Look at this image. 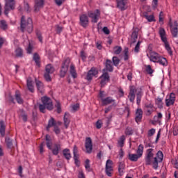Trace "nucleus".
I'll return each instance as SVG.
<instances>
[{
    "mask_svg": "<svg viewBox=\"0 0 178 178\" xmlns=\"http://www.w3.org/2000/svg\"><path fill=\"white\" fill-rule=\"evenodd\" d=\"M129 48H124V61H127L129 59Z\"/></svg>",
    "mask_w": 178,
    "mask_h": 178,
    "instance_id": "nucleus-48",
    "label": "nucleus"
},
{
    "mask_svg": "<svg viewBox=\"0 0 178 178\" xmlns=\"http://www.w3.org/2000/svg\"><path fill=\"white\" fill-rule=\"evenodd\" d=\"M55 106L57 108L58 113H61L62 108H61V104H60V102H56Z\"/></svg>",
    "mask_w": 178,
    "mask_h": 178,
    "instance_id": "nucleus-54",
    "label": "nucleus"
},
{
    "mask_svg": "<svg viewBox=\"0 0 178 178\" xmlns=\"http://www.w3.org/2000/svg\"><path fill=\"white\" fill-rule=\"evenodd\" d=\"M15 99L19 104H23L24 100L22 99L21 93L18 90L15 91Z\"/></svg>",
    "mask_w": 178,
    "mask_h": 178,
    "instance_id": "nucleus-29",
    "label": "nucleus"
},
{
    "mask_svg": "<svg viewBox=\"0 0 178 178\" xmlns=\"http://www.w3.org/2000/svg\"><path fill=\"white\" fill-rule=\"evenodd\" d=\"M0 134L1 135V136H5V134H6V126H5V123L3 120H1L0 122Z\"/></svg>",
    "mask_w": 178,
    "mask_h": 178,
    "instance_id": "nucleus-32",
    "label": "nucleus"
},
{
    "mask_svg": "<svg viewBox=\"0 0 178 178\" xmlns=\"http://www.w3.org/2000/svg\"><path fill=\"white\" fill-rule=\"evenodd\" d=\"M35 33H36V35L40 41V42L42 43L43 42V36L42 35V32H40V31H35Z\"/></svg>",
    "mask_w": 178,
    "mask_h": 178,
    "instance_id": "nucleus-44",
    "label": "nucleus"
},
{
    "mask_svg": "<svg viewBox=\"0 0 178 178\" xmlns=\"http://www.w3.org/2000/svg\"><path fill=\"white\" fill-rule=\"evenodd\" d=\"M159 33L161 36V41L164 43V46L165 47V49L170 54V55H172V51L170 48V45L169 44L168 38L166 36V32L164 28H160L159 31Z\"/></svg>",
    "mask_w": 178,
    "mask_h": 178,
    "instance_id": "nucleus-6",
    "label": "nucleus"
},
{
    "mask_svg": "<svg viewBox=\"0 0 178 178\" xmlns=\"http://www.w3.org/2000/svg\"><path fill=\"white\" fill-rule=\"evenodd\" d=\"M163 118V115L162 113H158V115L157 116H154V122L155 123H161V120Z\"/></svg>",
    "mask_w": 178,
    "mask_h": 178,
    "instance_id": "nucleus-41",
    "label": "nucleus"
},
{
    "mask_svg": "<svg viewBox=\"0 0 178 178\" xmlns=\"http://www.w3.org/2000/svg\"><path fill=\"white\" fill-rule=\"evenodd\" d=\"M149 58L150 61H152L153 63H159L163 66L168 65V60H166L164 56H161L158 52H155V51H151Z\"/></svg>",
    "mask_w": 178,
    "mask_h": 178,
    "instance_id": "nucleus-5",
    "label": "nucleus"
},
{
    "mask_svg": "<svg viewBox=\"0 0 178 178\" xmlns=\"http://www.w3.org/2000/svg\"><path fill=\"white\" fill-rule=\"evenodd\" d=\"M80 56L81 57V59L83 60V61H86V59L87 58L86 52H85V51H81Z\"/></svg>",
    "mask_w": 178,
    "mask_h": 178,
    "instance_id": "nucleus-55",
    "label": "nucleus"
},
{
    "mask_svg": "<svg viewBox=\"0 0 178 178\" xmlns=\"http://www.w3.org/2000/svg\"><path fill=\"white\" fill-rule=\"evenodd\" d=\"M60 151H61V145L60 143H54L51 145V152L53 155H58Z\"/></svg>",
    "mask_w": 178,
    "mask_h": 178,
    "instance_id": "nucleus-17",
    "label": "nucleus"
},
{
    "mask_svg": "<svg viewBox=\"0 0 178 178\" xmlns=\"http://www.w3.org/2000/svg\"><path fill=\"white\" fill-rule=\"evenodd\" d=\"M80 108V104L79 103H76V104H74L72 106V110L74 111H76L77 110H79Z\"/></svg>",
    "mask_w": 178,
    "mask_h": 178,
    "instance_id": "nucleus-62",
    "label": "nucleus"
},
{
    "mask_svg": "<svg viewBox=\"0 0 178 178\" xmlns=\"http://www.w3.org/2000/svg\"><path fill=\"white\" fill-rule=\"evenodd\" d=\"M55 124H56V120L54 119V118H51L48 121V124L47 126V130H49L50 127H54L55 128Z\"/></svg>",
    "mask_w": 178,
    "mask_h": 178,
    "instance_id": "nucleus-35",
    "label": "nucleus"
},
{
    "mask_svg": "<svg viewBox=\"0 0 178 178\" xmlns=\"http://www.w3.org/2000/svg\"><path fill=\"white\" fill-rule=\"evenodd\" d=\"M99 71L95 67H92V68L88 72L86 75V80L90 81L92 80V77H97Z\"/></svg>",
    "mask_w": 178,
    "mask_h": 178,
    "instance_id": "nucleus-12",
    "label": "nucleus"
},
{
    "mask_svg": "<svg viewBox=\"0 0 178 178\" xmlns=\"http://www.w3.org/2000/svg\"><path fill=\"white\" fill-rule=\"evenodd\" d=\"M172 163H173L175 165V168L178 170V157L175 158L174 159H172Z\"/></svg>",
    "mask_w": 178,
    "mask_h": 178,
    "instance_id": "nucleus-58",
    "label": "nucleus"
},
{
    "mask_svg": "<svg viewBox=\"0 0 178 178\" xmlns=\"http://www.w3.org/2000/svg\"><path fill=\"white\" fill-rule=\"evenodd\" d=\"M55 71L54 65L51 64H47L45 67V72L44 74V77L47 81H51L50 74H53Z\"/></svg>",
    "mask_w": 178,
    "mask_h": 178,
    "instance_id": "nucleus-8",
    "label": "nucleus"
},
{
    "mask_svg": "<svg viewBox=\"0 0 178 178\" xmlns=\"http://www.w3.org/2000/svg\"><path fill=\"white\" fill-rule=\"evenodd\" d=\"M70 74L74 77V79H76L77 77V72L75 70V67L73 64L70 65Z\"/></svg>",
    "mask_w": 178,
    "mask_h": 178,
    "instance_id": "nucleus-36",
    "label": "nucleus"
},
{
    "mask_svg": "<svg viewBox=\"0 0 178 178\" xmlns=\"http://www.w3.org/2000/svg\"><path fill=\"white\" fill-rule=\"evenodd\" d=\"M20 29L22 32H25V31H27L29 33L33 32V25L31 17H28L27 20H26L25 16H22Z\"/></svg>",
    "mask_w": 178,
    "mask_h": 178,
    "instance_id": "nucleus-4",
    "label": "nucleus"
},
{
    "mask_svg": "<svg viewBox=\"0 0 178 178\" xmlns=\"http://www.w3.org/2000/svg\"><path fill=\"white\" fill-rule=\"evenodd\" d=\"M163 159V154L162 151H159L156 153V156L154 157V149L149 147L147 149L145 154V164L146 165H153V168L157 170L159 168V162H162Z\"/></svg>",
    "mask_w": 178,
    "mask_h": 178,
    "instance_id": "nucleus-1",
    "label": "nucleus"
},
{
    "mask_svg": "<svg viewBox=\"0 0 178 178\" xmlns=\"http://www.w3.org/2000/svg\"><path fill=\"white\" fill-rule=\"evenodd\" d=\"M116 1L118 8L121 9V10H125V6L127 5V0H116Z\"/></svg>",
    "mask_w": 178,
    "mask_h": 178,
    "instance_id": "nucleus-22",
    "label": "nucleus"
},
{
    "mask_svg": "<svg viewBox=\"0 0 178 178\" xmlns=\"http://www.w3.org/2000/svg\"><path fill=\"white\" fill-rule=\"evenodd\" d=\"M115 102V100L113 99L112 97H106V99H102V104L104 106H106L107 104H114Z\"/></svg>",
    "mask_w": 178,
    "mask_h": 178,
    "instance_id": "nucleus-24",
    "label": "nucleus"
},
{
    "mask_svg": "<svg viewBox=\"0 0 178 178\" xmlns=\"http://www.w3.org/2000/svg\"><path fill=\"white\" fill-rule=\"evenodd\" d=\"M45 140L47 141L46 145L48 149L52 151V140L51 139V136L49 135H46Z\"/></svg>",
    "mask_w": 178,
    "mask_h": 178,
    "instance_id": "nucleus-28",
    "label": "nucleus"
},
{
    "mask_svg": "<svg viewBox=\"0 0 178 178\" xmlns=\"http://www.w3.org/2000/svg\"><path fill=\"white\" fill-rule=\"evenodd\" d=\"M125 140H126V138L124 135H122V136H121L118 140V144L120 145V146H121V147L124 146V143Z\"/></svg>",
    "mask_w": 178,
    "mask_h": 178,
    "instance_id": "nucleus-47",
    "label": "nucleus"
},
{
    "mask_svg": "<svg viewBox=\"0 0 178 178\" xmlns=\"http://www.w3.org/2000/svg\"><path fill=\"white\" fill-rule=\"evenodd\" d=\"M89 23V19L87 15H81L80 16V24L83 28H86Z\"/></svg>",
    "mask_w": 178,
    "mask_h": 178,
    "instance_id": "nucleus-18",
    "label": "nucleus"
},
{
    "mask_svg": "<svg viewBox=\"0 0 178 178\" xmlns=\"http://www.w3.org/2000/svg\"><path fill=\"white\" fill-rule=\"evenodd\" d=\"M176 100V95L175 92H170V95L167 96L165 99V104L168 107L175 104V102Z\"/></svg>",
    "mask_w": 178,
    "mask_h": 178,
    "instance_id": "nucleus-14",
    "label": "nucleus"
},
{
    "mask_svg": "<svg viewBox=\"0 0 178 178\" xmlns=\"http://www.w3.org/2000/svg\"><path fill=\"white\" fill-rule=\"evenodd\" d=\"M23 55H24V52H23V49H22V48H17L15 49V56L16 58L22 57V56H23Z\"/></svg>",
    "mask_w": 178,
    "mask_h": 178,
    "instance_id": "nucleus-38",
    "label": "nucleus"
},
{
    "mask_svg": "<svg viewBox=\"0 0 178 178\" xmlns=\"http://www.w3.org/2000/svg\"><path fill=\"white\" fill-rule=\"evenodd\" d=\"M70 64V58H66L64 63H63L61 70L60 71V77H65V75H66L68 71Z\"/></svg>",
    "mask_w": 178,
    "mask_h": 178,
    "instance_id": "nucleus-10",
    "label": "nucleus"
},
{
    "mask_svg": "<svg viewBox=\"0 0 178 178\" xmlns=\"http://www.w3.org/2000/svg\"><path fill=\"white\" fill-rule=\"evenodd\" d=\"M86 149L87 154L92 152V140L91 138H86Z\"/></svg>",
    "mask_w": 178,
    "mask_h": 178,
    "instance_id": "nucleus-16",
    "label": "nucleus"
},
{
    "mask_svg": "<svg viewBox=\"0 0 178 178\" xmlns=\"http://www.w3.org/2000/svg\"><path fill=\"white\" fill-rule=\"evenodd\" d=\"M145 108H147V113L149 115H152V113H153V111L156 110L154 104H152V103H146Z\"/></svg>",
    "mask_w": 178,
    "mask_h": 178,
    "instance_id": "nucleus-21",
    "label": "nucleus"
},
{
    "mask_svg": "<svg viewBox=\"0 0 178 178\" xmlns=\"http://www.w3.org/2000/svg\"><path fill=\"white\" fill-rule=\"evenodd\" d=\"M42 103H40L38 105L39 110L41 111V113H46V109L53 110L54 104L51 99L47 96H44L41 98Z\"/></svg>",
    "mask_w": 178,
    "mask_h": 178,
    "instance_id": "nucleus-3",
    "label": "nucleus"
},
{
    "mask_svg": "<svg viewBox=\"0 0 178 178\" xmlns=\"http://www.w3.org/2000/svg\"><path fill=\"white\" fill-rule=\"evenodd\" d=\"M100 15L101 13L99 9H97L96 12H89L88 13L89 17L92 18V22H94V23H97Z\"/></svg>",
    "mask_w": 178,
    "mask_h": 178,
    "instance_id": "nucleus-15",
    "label": "nucleus"
},
{
    "mask_svg": "<svg viewBox=\"0 0 178 178\" xmlns=\"http://www.w3.org/2000/svg\"><path fill=\"white\" fill-rule=\"evenodd\" d=\"M70 118L71 116L70 113H65L63 120L65 129H67L69 127V124L70 123Z\"/></svg>",
    "mask_w": 178,
    "mask_h": 178,
    "instance_id": "nucleus-23",
    "label": "nucleus"
},
{
    "mask_svg": "<svg viewBox=\"0 0 178 178\" xmlns=\"http://www.w3.org/2000/svg\"><path fill=\"white\" fill-rule=\"evenodd\" d=\"M101 81L100 84L102 87H104L105 84H106L110 81V76L106 70H103V74L100 76Z\"/></svg>",
    "mask_w": 178,
    "mask_h": 178,
    "instance_id": "nucleus-11",
    "label": "nucleus"
},
{
    "mask_svg": "<svg viewBox=\"0 0 178 178\" xmlns=\"http://www.w3.org/2000/svg\"><path fill=\"white\" fill-rule=\"evenodd\" d=\"M35 84L37 86V88H38V91H40V92L43 94V92H44V84H43V83H42L40 81L36 80L35 81Z\"/></svg>",
    "mask_w": 178,
    "mask_h": 178,
    "instance_id": "nucleus-31",
    "label": "nucleus"
},
{
    "mask_svg": "<svg viewBox=\"0 0 178 178\" xmlns=\"http://www.w3.org/2000/svg\"><path fill=\"white\" fill-rule=\"evenodd\" d=\"M146 71L148 74H153L154 72L151 65H146Z\"/></svg>",
    "mask_w": 178,
    "mask_h": 178,
    "instance_id": "nucleus-59",
    "label": "nucleus"
},
{
    "mask_svg": "<svg viewBox=\"0 0 178 178\" xmlns=\"http://www.w3.org/2000/svg\"><path fill=\"white\" fill-rule=\"evenodd\" d=\"M129 159L134 162L138 161V153L137 154H129Z\"/></svg>",
    "mask_w": 178,
    "mask_h": 178,
    "instance_id": "nucleus-40",
    "label": "nucleus"
},
{
    "mask_svg": "<svg viewBox=\"0 0 178 178\" xmlns=\"http://www.w3.org/2000/svg\"><path fill=\"white\" fill-rule=\"evenodd\" d=\"M106 70L112 72L114 70L113 64L111 60H106Z\"/></svg>",
    "mask_w": 178,
    "mask_h": 178,
    "instance_id": "nucleus-25",
    "label": "nucleus"
},
{
    "mask_svg": "<svg viewBox=\"0 0 178 178\" xmlns=\"http://www.w3.org/2000/svg\"><path fill=\"white\" fill-rule=\"evenodd\" d=\"M143 16H145V17H146V19H147L149 22H153L154 20H155L154 16L153 15H148L147 13H145L143 14Z\"/></svg>",
    "mask_w": 178,
    "mask_h": 178,
    "instance_id": "nucleus-46",
    "label": "nucleus"
},
{
    "mask_svg": "<svg viewBox=\"0 0 178 178\" xmlns=\"http://www.w3.org/2000/svg\"><path fill=\"white\" fill-rule=\"evenodd\" d=\"M138 29H135L134 31H133L131 35L132 44H134V42H136V39L138 38Z\"/></svg>",
    "mask_w": 178,
    "mask_h": 178,
    "instance_id": "nucleus-26",
    "label": "nucleus"
},
{
    "mask_svg": "<svg viewBox=\"0 0 178 178\" xmlns=\"http://www.w3.org/2000/svg\"><path fill=\"white\" fill-rule=\"evenodd\" d=\"M44 0H35V12H38L41 8L44 6Z\"/></svg>",
    "mask_w": 178,
    "mask_h": 178,
    "instance_id": "nucleus-20",
    "label": "nucleus"
},
{
    "mask_svg": "<svg viewBox=\"0 0 178 178\" xmlns=\"http://www.w3.org/2000/svg\"><path fill=\"white\" fill-rule=\"evenodd\" d=\"M0 28L1 29H3V30H6L8 29V25L6 24V21L3 19V20H1L0 22Z\"/></svg>",
    "mask_w": 178,
    "mask_h": 178,
    "instance_id": "nucleus-45",
    "label": "nucleus"
},
{
    "mask_svg": "<svg viewBox=\"0 0 178 178\" xmlns=\"http://www.w3.org/2000/svg\"><path fill=\"white\" fill-rule=\"evenodd\" d=\"M5 142H6V144L7 145V147H9L10 149H12V148L13 147V139H11L9 137H6Z\"/></svg>",
    "mask_w": 178,
    "mask_h": 178,
    "instance_id": "nucleus-34",
    "label": "nucleus"
},
{
    "mask_svg": "<svg viewBox=\"0 0 178 178\" xmlns=\"http://www.w3.org/2000/svg\"><path fill=\"white\" fill-rule=\"evenodd\" d=\"M136 100L137 104L139 105L141 103V99L143 97V90L140 88H136L135 86H131L129 87V94L128 97L129 99V102L131 103H134V100L136 99Z\"/></svg>",
    "mask_w": 178,
    "mask_h": 178,
    "instance_id": "nucleus-2",
    "label": "nucleus"
},
{
    "mask_svg": "<svg viewBox=\"0 0 178 178\" xmlns=\"http://www.w3.org/2000/svg\"><path fill=\"white\" fill-rule=\"evenodd\" d=\"M44 146H45V142H42V143L40 145V154H43L44 152Z\"/></svg>",
    "mask_w": 178,
    "mask_h": 178,
    "instance_id": "nucleus-61",
    "label": "nucleus"
},
{
    "mask_svg": "<svg viewBox=\"0 0 178 178\" xmlns=\"http://www.w3.org/2000/svg\"><path fill=\"white\" fill-rule=\"evenodd\" d=\"M102 124H103V123H102V120H97L96 122V127H97V129H101Z\"/></svg>",
    "mask_w": 178,
    "mask_h": 178,
    "instance_id": "nucleus-64",
    "label": "nucleus"
},
{
    "mask_svg": "<svg viewBox=\"0 0 178 178\" xmlns=\"http://www.w3.org/2000/svg\"><path fill=\"white\" fill-rule=\"evenodd\" d=\"M63 154L65 156V158H66V159H70V158H72V155L70 154V149H64V150L63 151Z\"/></svg>",
    "mask_w": 178,
    "mask_h": 178,
    "instance_id": "nucleus-37",
    "label": "nucleus"
},
{
    "mask_svg": "<svg viewBox=\"0 0 178 178\" xmlns=\"http://www.w3.org/2000/svg\"><path fill=\"white\" fill-rule=\"evenodd\" d=\"M143 152H144V145L140 144L138 147V150H137L138 160L139 159V158H141V156H143Z\"/></svg>",
    "mask_w": 178,
    "mask_h": 178,
    "instance_id": "nucleus-27",
    "label": "nucleus"
},
{
    "mask_svg": "<svg viewBox=\"0 0 178 178\" xmlns=\"http://www.w3.org/2000/svg\"><path fill=\"white\" fill-rule=\"evenodd\" d=\"M85 167H86V169L87 170V171H91L90 159L86 160Z\"/></svg>",
    "mask_w": 178,
    "mask_h": 178,
    "instance_id": "nucleus-51",
    "label": "nucleus"
},
{
    "mask_svg": "<svg viewBox=\"0 0 178 178\" xmlns=\"http://www.w3.org/2000/svg\"><path fill=\"white\" fill-rule=\"evenodd\" d=\"M155 129H150L149 131H148L147 136H153V135L155 134Z\"/></svg>",
    "mask_w": 178,
    "mask_h": 178,
    "instance_id": "nucleus-60",
    "label": "nucleus"
},
{
    "mask_svg": "<svg viewBox=\"0 0 178 178\" xmlns=\"http://www.w3.org/2000/svg\"><path fill=\"white\" fill-rule=\"evenodd\" d=\"M156 104H157L158 107H163V100L161 97H157L156 99Z\"/></svg>",
    "mask_w": 178,
    "mask_h": 178,
    "instance_id": "nucleus-53",
    "label": "nucleus"
},
{
    "mask_svg": "<svg viewBox=\"0 0 178 178\" xmlns=\"http://www.w3.org/2000/svg\"><path fill=\"white\" fill-rule=\"evenodd\" d=\"M113 63L114 65L118 67V65H119V64L120 63V58H118V56H113Z\"/></svg>",
    "mask_w": 178,
    "mask_h": 178,
    "instance_id": "nucleus-50",
    "label": "nucleus"
},
{
    "mask_svg": "<svg viewBox=\"0 0 178 178\" xmlns=\"http://www.w3.org/2000/svg\"><path fill=\"white\" fill-rule=\"evenodd\" d=\"M124 134H125V135H127V136L133 135L134 134V130H133L132 127H127L125 129Z\"/></svg>",
    "mask_w": 178,
    "mask_h": 178,
    "instance_id": "nucleus-43",
    "label": "nucleus"
},
{
    "mask_svg": "<svg viewBox=\"0 0 178 178\" xmlns=\"http://www.w3.org/2000/svg\"><path fill=\"white\" fill-rule=\"evenodd\" d=\"M113 172V161L111 159H107L106 162L105 173L108 177H112Z\"/></svg>",
    "mask_w": 178,
    "mask_h": 178,
    "instance_id": "nucleus-9",
    "label": "nucleus"
},
{
    "mask_svg": "<svg viewBox=\"0 0 178 178\" xmlns=\"http://www.w3.org/2000/svg\"><path fill=\"white\" fill-rule=\"evenodd\" d=\"M73 154H74V159L75 161V163H77V161L79 158V151H78V147L76 145H74V146Z\"/></svg>",
    "mask_w": 178,
    "mask_h": 178,
    "instance_id": "nucleus-30",
    "label": "nucleus"
},
{
    "mask_svg": "<svg viewBox=\"0 0 178 178\" xmlns=\"http://www.w3.org/2000/svg\"><path fill=\"white\" fill-rule=\"evenodd\" d=\"M122 51V47H114L113 48V52L116 55H118L119 54H120Z\"/></svg>",
    "mask_w": 178,
    "mask_h": 178,
    "instance_id": "nucleus-49",
    "label": "nucleus"
},
{
    "mask_svg": "<svg viewBox=\"0 0 178 178\" xmlns=\"http://www.w3.org/2000/svg\"><path fill=\"white\" fill-rule=\"evenodd\" d=\"M27 87L31 92H34V87L33 85V81L31 80H27Z\"/></svg>",
    "mask_w": 178,
    "mask_h": 178,
    "instance_id": "nucleus-42",
    "label": "nucleus"
},
{
    "mask_svg": "<svg viewBox=\"0 0 178 178\" xmlns=\"http://www.w3.org/2000/svg\"><path fill=\"white\" fill-rule=\"evenodd\" d=\"M20 118H22L24 122H27L28 120V116L26 115V113H22V114L20 115Z\"/></svg>",
    "mask_w": 178,
    "mask_h": 178,
    "instance_id": "nucleus-63",
    "label": "nucleus"
},
{
    "mask_svg": "<svg viewBox=\"0 0 178 178\" xmlns=\"http://www.w3.org/2000/svg\"><path fill=\"white\" fill-rule=\"evenodd\" d=\"M24 10L27 13L31 12V8H30L29 3H24Z\"/></svg>",
    "mask_w": 178,
    "mask_h": 178,
    "instance_id": "nucleus-57",
    "label": "nucleus"
},
{
    "mask_svg": "<svg viewBox=\"0 0 178 178\" xmlns=\"http://www.w3.org/2000/svg\"><path fill=\"white\" fill-rule=\"evenodd\" d=\"M33 60L35 61L36 65H38V67H40V55H38V54L35 53L33 54Z\"/></svg>",
    "mask_w": 178,
    "mask_h": 178,
    "instance_id": "nucleus-33",
    "label": "nucleus"
},
{
    "mask_svg": "<svg viewBox=\"0 0 178 178\" xmlns=\"http://www.w3.org/2000/svg\"><path fill=\"white\" fill-rule=\"evenodd\" d=\"M169 25L171 28V33L172 36L176 38L178 35V22L177 20H175L174 25H172V19H170Z\"/></svg>",
    "mask_w": 178,
    "mask_h": 178,
    "instance_id": "nucleus-13",
    "label": "nucleus"
},
{
    "mask_svg": "<svg viewBox=\"0 0 178 178\" xmlns=\"http://www.w3.org/2000/svg\"><path fill=\"white\" fill-rule=\"evenodd\" d=\"M57 124H58V123H56V122H55L54 131H55V134L56 135H59V134H60V129H59V127Z\"/></svg>",
    "mask_w": 178,
    "mask_h": 178,
    "instance_id": "nucleus-52",
    "label": "nucleus"
},
{
    "mask_svg": "<svg viewBox=\"0 0 178 178\" xmlns=\"http://www.w3.org/2000/svg\"><path fill=\"white\" fill-rule=\"evenodd\" d=\"M125 168V165L122 162H120L119 166H118V171L120 175H123L124 170Z\"/></svg>",
    "mask_w": 178,
    "mask_h": 178,
    "instance_id": "nucleus-39",
    "label": "nucleus"
},
{
    "mask_svg": "<svg viewBox=\"0 0 178 178\" xmlns=\"http://www.w3.org/2000/svg\"><path fill=\"white\" fill-rule=\"evenodd\" d=\"M15 0H6V3L4 6V14L8 16L10 10H14L15 9Z\"/></svg>",
    "mask_w": 178,
    "mask_h": 178,
    "instance_id": "nucleus-7",
    "label": "nucleus"
},
{
    "mask_svg": "<svg viewBox=\"0 0 178 178\" xmlns=\"http://www.w3.org/2000/svg\"><path fill=\"white\" fill-rule=\"evenodd\" d=\"M140 44H141L140 40H138V43L136 44V45L134 48V51L135 52H139L140 49Z\"/></svg>",
    "mask_w": 178,
    "mask_h": 178,
    "instance_id": "nucleus-56",
    "label": "nucleus"
},
{
    "mask_svg": "<svg viewBox=\"0 0 178 178\" xmlns=\"http://www.w3.org/2000/svg\"><path fill=\"white\" fill-rule=\"evenodd\" d=\"M143 111L142 108H137L136 111V118H135V120L137 123H139V122H141L143 119Z\"/></svg>",
    "mask_w": 178,
    "mask_h": 178,
    "instance_id": "nucleus-19",
    "label": "nucleus"
}]
</instances>
